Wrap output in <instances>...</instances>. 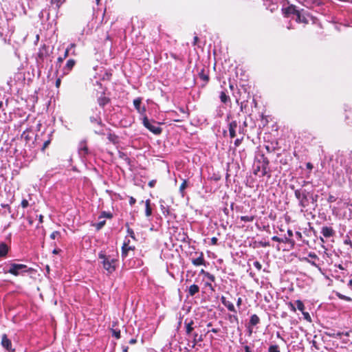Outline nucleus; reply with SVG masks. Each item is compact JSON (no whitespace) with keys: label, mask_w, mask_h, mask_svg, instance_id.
I'll return each instance as SVG.
<instances>
[{"label":"nucleus","mask_w":352,"mask_h":352,"mask_svg":"<svg viewBox=\"0 0 352 352\" xmlns=\"http://www.w3.org/2000/svg\"><path fill=\"white\" fill-rule=\"evenodd\" d=\"M296 198L298 200V205L301 207V212L309 206V192L305 190L296 189L294 190Z\"/></svg>","instance_id":"f257e3e1"},{"label":"nucleus","mask_w":352,"mask_h":352,"mask_svg":"<svg viewBox=\"0 0 352 352\" xmlns=\"http://www.w3.org/2000/svg\"><path fill=\"white\" fill-rule=\"evenodd\" d=\"M99 258L102 259V263L103 267L105 270L107 271L108 273L111 274L116 270V265L117 263V260L111 258V256H107L104 254L102 252H100L98 255Z\"/></svg>","instance_id":"f03ea898"},{"label":"nucleus","mask_w":352,"mask_h":352,"mask_svg":"<svg viewBox=\"0 0 352 352\" xmlns=\"http://www.w3.org/2000/svg\"><path fill=\"white\" fill-rule=\"evenodd\" d=\"M142 122L144 126L154 134L161 133L162 129L154 121L148 120L147 117H144Z\"/></svg>","instance_id":"7ed1b4c3"},{"label":"nucleus","mask_w":352,"mask_h":352,"mask_svg":"<svg viewBox=\"0 0 352 352\" xmlns=\"http://www.w3.org/2000/svg\"><path fill=\"white\" fill-rule=\"evenodd\" d=\"M27 268V266L23 264H16V263H12L10 265V268L8 271V273L12 274L14 276H18L20 274L21 270H24V272H26L25 270Z\"/></svg>","instance_id":"20e7f679"},{"label":"nucleus","mask_w":352,"mask_h":352,"mask_svg":"<svg viewBox=\"0 0 352 352\" xmlns=\"http://www.w3.org/2000/svg\"><path fill=\"white\" fill-rule=\"evenodd\" d=\"M76 61L74 59H69L63 68V74H67L74 67Z\"/></svg>","instance_id":"39448f33"},{"label":"nucleus","mask_w":352,"mask_h":352,"mask_svg":"<svg viewBox=\"0 0 352 352\" xmlns=\"http://www.w3.org/2000/svg\"><path fill=\"white\" fill-rule=\"evenodd\" d=\"M221 301L222 304L228 308V309L232 312H236L235 307L232 302H230L229 300H226V298L225 296H221Z\"/></svg>","instance_id":"423d86ee"},{"label":"nucleus","mask_w":352,"mask_h":352,"mask_svg":"<svg viewBox=\"0 0 352 352\" xmlns=\"http://www.w3.org/2000/svg\"><path fill=\"white\" fill-rule=\"evenodd\" d=\"M1 345L7 350H10L12 346L11 341L8 338L6 334L2 336Z\"/></svg>","instance_id":"0eeeda50"},{"label":"nucleus","mask_w":352,"mask_h":352,"mask_svg":"<svg viewBox=\"0 0 352 352\" xmlns=\"http://www.w3.org/2000/svg\"><path fill=\"white\" fill-rule=\"evenodd\" d=\"M236 121H232L229 124V133L230 138H233L236 136V129L237 128Z\"/></svg>","instance_id":"6e6552de"},{"label":"nucleus","mask_w":352,"mask_h":352,"mask_svg":"<svg viewBox=\"0 0 352 352\" xmlns=\"http://www.w3.org/2000/svg\"><path fill=\"white\" fill-rule=\"evenodd\" d=\"M284 11V14H285V16H289V14H294V15H297L298 13H299L300 12L298 10H297L296 9V7L294 6H290L286 8H285L283 10Z\"/></svg>","instance_id":"1a4fd4ad"},{"label":"nucleus","mask_w":352,"mask_h":352,"mask_svg":"<svg viewBox=\"0 0 352 352\" xmlns=\"http://www.w3.org/2000/svg\"><path fill=\"white\" fill-rule=\"evenodd\" d=\"M9 247L6 243H0V257L6 256L9 251Z\"/></svg>","instance_id":"9d476101"},{"label":"nucleus","mask_w":352,"mask_h":352,"mask_svg":"<svg viewBox=\"0 0 352 352\" xmlns=\"http://www.w3.org/2000/svg\"><path fill=\"white\" fill-rule=\"evenodd\" d=\"M321 232L322 235L326 238L333 236L334 233L333 230L330 227H323L322 228Z\"/></svg>","instance_id":"9b49d317"},{"label":"nucleus","mask_w":352,"mask_h":352,"mask_svg":"<svg viewBox=\"0 0 352 352\" xmlns=\"http://www.w3.org/2000/svg\"><path fill=\"white\" fill-rule=\"evenodd\" d=\"M192 263L195 266L205 265L203 253H201L199 256L197 258L192 259Z\"/></svg>","instance_id":"f8f14e48"},{"label":"nucleus","mask_w":352,"mask_h":352,"mask_svg":"<svg viewBox=\"0 0 352 352\" xmlns=\"http://www.w3.org/2000/svg\"><path fill=\"white\" fill-rule=\"evenodd\" d=\"M272 239L274 241L279 242V243H294V241L287 237L279 238L276 236H274L272 238Z\"/></svg>","instance_id":"ddd939ff"},{"label":"nucleus","mask_w":352,"mask_h":352,"mask_svg":"<svg viewBox=\"0 0 352 352\" xmlns=\"http://www.w3.org/2000/svg\"><path fill=\"white\" fill-rule=\"evenodd\" d=\"M199 291V286L194 284V285H192L190 286L188 293H189L190 296H192L195 294L198 293Z\"/></svg>","instance_id":"4468645a"},{"label":"nucleus","mask_w":352,"mask_h":352,"mask_svg":"<svg viewBox=\"0 0 352 352\" xmlns=\"http://www.w3.org/2000/svg\"><path fill=\"white\" fill-rule=\"evenodd\" d=\"M133 248L129 245V244L124 243L122 248V256L125 257L127 256V253L129 250H132Z\"/></svg>","instance_id":"2eb2a0df"},{"label":"nucleus","mask_w":352,"mask_h":352,"mask_svg":"<svg viewBox=\"0 0 352 352\" xmlns=\"http://www.w3.org/2000/svg\"><path fill=\"white\" fill-rule=\"evenodd\" d=\"M109 102V98L105 96H101L98 99L99 105L102 107H104Z\"/></svg>","instance_id":"dca6fc26"},{"label":"nucleus","mask_w":352,"mask_h":352,"mask_svg":"<svg viewBox=\"0 0 352 352\" xmlns=\"http://www.w3.org/2000/svg\"><path fill=\"white\" fill-rule=\"evenodd\" d=\"M259 322L260 319L257 315L254 314L250 317V323L251 324V325L255 326L257 324H258Z\"/></svg>","instance_id":"f3484780"},{"label":"nucleus","mask_w":352,"mask_h":352,"mask_svg":"<svg viewBox=\"0 0 352 352\" xmlns=\"http://www.w3.org/2000/svg\"><path fill=\"white\" fill-rule=\"evenodd\" d=\"M133 104L135 107V109L140 112L142 113V111H144L145 109L143 108L142 110L140 109V104H141V100L140 98H136L133 100Z\"/></svg>","instance_id":"a211bd4d"},{"label":"nucleus","mask_w":352,"mask_h":352,"mask_svg":"<svg viewBox=\"0 0 352 352\" xmlns=\"http://www.w3.org/2000/svg\"><path fill=\"white\" fill-rule=\"evenodd\" d=\"M90 121L92 123H96L98 124H101V118L100 116V113L96 114L95 116H90Z\"/></svg>","instance_id":"6ab92c4d"},{"label":"nucleus","mask_w":352,"mask_h":352,"mask_svg":"<svg viewBox=\"0 0 352 352\" xmlns=\"http://www.w3.org/2000/svg\"><path fill=\"white\" fill-rule=\"evenodd\" d=\"M145 206H146V217H149L152 214V209L150 206V200L149 199H147L146 201H145Z\"/></svg>","instance_id":"aec40b11"},{"label":"nucleus","mask_w":352,"mask_h":352,"mask_svg":"<svg viewBox=\"0 0 352 352\" xmlns=\"http://www.w3.org/2000/svg\"><path fill=\"white\" fill-rule=\"evenodd\" d=\"M186 324V333L188 335H189L190 333H191V332L193 330V327H192V324H193V321L191 320L190 322L188 323H186V322H185Z\"/></svg>","instance_id":"412c9836"},{"label":"nucleus","mask_w":352,"mask_h":352,"mask_svg":"<svg viewBox=\"0 0 352 352\" xmlns=\"http://www.w3.org/2000/svg\"><path fill=\"white\" fill-rule=\"evenodd\" d=\"M202 341V336H198L197 333H194L193 335V341H192V346H195V344L199 342H201Z\"/></svg>","instance_id":"4be33fe9"},{"label":"nucleus","mask_w":352,"mask_h":352,"mask_svg":"<svg viewBox=\"0 0 352 352\" xmlns=\"http://www.w3.org/2000/svg\"><path fill=\"white\" fill-rule=\"evenodd\" d=\"M76 47V44L74 43H71L67 47V49L65 50V52L64 53V55H63V57L65 58H66L68 56H69V52L72 50V48H75Z\"/></svg>","instance_id":"5701e85b"},{"label":"nucleus","mask_w":352,"mask_h":352,"mask_svg":"<svg viewBox=\"0 0 352 352\" xmlns=\"http://www.w3.org/2000/svg\"><path fill=\"white\" fill-rule=\"evenodd\" d=\"M296 21L304 23H307V19L304 16H301L300 12L296 15Z\"/></svg>","instance_id":"b1692460"},{"label":"nucleus","mask_w":352,"mask_h":352,"mask_svg":"<svg viewBox=\"0 0 352 352\" xmlns=\"http://www.w3.org/2000/svg\"><path fill=\"white\" fill-rule=\"evenodd\" d=\"M254 219V216H241V220L244 222H251Z\"/></svg>","instance_id":"393cba45"},{"label":"nucleus","mask_w":352,"mask_h":352,"mask_svg":"<svg viewBox=\"0 0 352 352\" xmlns=\"http://www.w3.org/2000/svg\"><path fill=\"white\" fill-rule=\"evenodd\" d=\"M296 305L297 309L303 312L305 306H304V304L302 303V302L300 300H298L296 301Z\"/></svg>","instance_id":"a878e982"},{"label":"nucleus","mask_w":352,"mask_h":352,"mask_svg":"<svg viewBox=\"0 0 352 352\" xmlns=\"http://www.w3.org/2000/svg\"><path fill=\"white\" fill-rule=\"evenodd\" d=\"M220 99L222 102L226 103L228 100L229 97L226 94L225 92L222 91L220 94Z\"/></svg>","instance_id":"bb28decb"},{"label":"nucleus","mask_w":352,"mask_h":352,"mask_svg":"<svg viewBox=\"0 0 352 352\" xmlns=\"http://www.w3.org/2000/svg\"><path fill=\"white\" fill-rule=\"evenodd\" d=\"M348 336L349 335V332H346V333H344V332H340V331H338L336 333H333L332 335L333 337H335V338H341L342 336Z\"/></svg>","instance_id":"cd10ccee"},{"label":"nucleus","mask_w":352,"mask_h":352,"mask_svg":"<svg viewBox=\"0 0 352 352\" xmlns=\"http://www.w3.org/2000/svg\"><path fill=\"white\" fill-rule=\"evenodd\" d=\"M105 223H106L105 220H102V221L96 223L94 225V226L96 228V230H99L105 225Z\"/></svg>","instance_id":"c85d7f7f"},{"label":"nucleus","mask_w":352,"mask_h":352,"mask_svg":"<svg viewBox=\"0 0 352 352\" xmlns=\"http://www.w3.org/2000/svg\"><path fill=\"white\" fill-rule=\"evenodd\" d=\"M337 296L340 298V299H342V300H346V301H352V299L351 298L349 297V296H344L343 294H341L340 293H337Z\"/></svg>","instance_id":"c756f323"},{"label":"nucleus","mask_w":352,"mask_h":352,"mask_svg":"<svg viewBox=\"0 0 352 352\" xmlns=\"http://www.w3.org/2000/svg\"><path fill=\"white\" fill-rule=\"evenodd\" d=\"M269 352H280L277 345H272L269 347Z\"/></svg>","instance_id":"7c9ffc66"},{"label":"nucleus","mask_w":352,"mask_h":352,"mask_svg":"<svg viewBox=\"0 0 352 352\" xmlns=\"http://www.w3.org/2000/svg\"><path fill=\"white\" fill-rule=\"evenodd\" d=\"M309 199L311 203L315 204L317 201L318 195H313L312 194L309 193Z\"/></svg>","instance_id":"2f4dec72"},{"label":"nucleus","mask_w":352,"mask_h":352,"mask_svg":"<svg viewBox=\"0 0 352 352\" xmlns=\"http://www.w3.org/2000/svg\"><path fill=\"white\" fill-rule=\"evenodd\" d=\"M107 217L108 219H111L112 217V214L110 212H102L100 218Z\"/></svg>","instance_id":"473e14b6"},{"label":"nucleus","mask_w":352,"mask_h":352,"mask_svg":"<svg viewBox=\"0 0 352 352\" xmlns=\"http://www.w3.org/2000/svg\"><path fill=\"white\" fill-rule=\"evenodd\" d=\"M60 232H58V231H54V232H53L51 234V235H50V238H51L52 239H56V238L59 237V236H60Z\"/></svg>","instance_id":"72a5a7b5"},{"label":"nucleus","mask_w":352,"mask_h":352,"mask_svg":"<svg viewBox=\"0 0 352 352\" xmlns=\"http://www.w3.org/2000/svg\"><path fill=\"white\" fill-rule=\"evenodd\" d=\"M187 186V182L186 180H184V182H182V184H181L180 187H179V191L183 193L184 190H185V188H186Z\"/></svg>","instance_id":"f704fd0d"},{"label":"nucleus","mask_w":352,"mask_h":352,"mask_svg":"<svg viewBox=\"0 0 352 352\" xmlns=\"http://www.w3.org/2000/svg\"><path fill=\"white\" fill-rule=\"evenodd\" d=\"M113 336L119 339L120 338V331H117L116 329H112Z\"/></svg>","instance_id":"c9c22d12"},{"label":"nucleus","mask_w":352,"mask_h":352,"mask_svg":"<svg viewBox=\"0 0 352 352\" xmlns=\"http://www.w3.org/2000/svg\"><path fill=\"white\" fill-rule=\"evenodd\" d=\"M199 76H200L201 78L203 79L204 81H206V82L208 81V80H209L208 76L207 75L204 74L203 72L199 74Z\"/></svg>","instance_id":"e433bc0d"},{"label":"nucleus","mask_w":352,"mask_h":352,"mask_svg":"<svg viewBox=\"0 0 352 352\" xmlns=\"http://www.w3.org/2000/svg\"><path fill=\"white\" fill-rule=\"evenodd\" d=\"M205 276H206L211 281H214V280H215L214 275H212L210 273H206Z\"/></svg>","instance_id":"4c0bfd02"},{"label":"nucleus","mask_w":352,"mask_h":352,"mask_svg":"<svg viewBox=\"0 0 352 352\" xmlns=\"http://www.w3.org/2000/svg\"><path fill=\"white\" fill-rule=\"evenodd\" d=\"M254 266L258 270H261V267H262V265L261 264L258 262V261H255L254 262Z\"/></svg>","instance_id":"58836bf2"},{"label":"nucleus","mask_w":352,"mask_h":352,"mask_svg":"<svg viewBox=\"0 0 352 352\" xmlns=\"http://www.w3.org/2000/svg\"><path fill=\"white\" fill-rule=\"evenodd\" d=\"M127 232H128V234L130 235V236L131 238H133V239L135 238V234H134V232H133V230L132 229L128 228Z\"/></svg>","instance_id":"ea45409f"},{"label":"nucleus","mask_w":352,"mask_h":352,"mask_svg":"<svg viewBox=\"0 0 352 352\" xmlns=\"http://www.w3.org/2000/svg\"><path fill=\"white\" fill-rule=\"evenodd\" d=\"M21 206L23 208H27L28 206V201L26 199H23L21 201Z\"/></svg>","instance_id":"a19ab883"},{"label":"nucleus","mask_w":352,"mask_h":352,"mask_svg":"<svg viewBox=\"0 0 352 352\" xmlns=\"http://www.w3.org/2000/svg\"><path fill=\"white\" fill-rule=\"evenodd\" d=\"M309 257H310L311 258H314V259L318 258V256L315 253H312V252H310L309 254Z\"/></svg>","instance_id":"79ce46f5"},{"label":"nucleus","mask_w":352,"mask_h":352,"mask_svg":"<svg viewBox=\"0 0 352 352\" xmlns=\"http://www.w3.org/2000/svg\"><path fill=\"white\" fill-rule=\"evenodd\" d=\"M64 59L65 58L63 56L58 57L57 59V64H58L59 66H60V64L62 63Z\"/></svg>","instance_id":"37998d69"},{"label":"nucleus","mask_w":352,"mask_h":352,"mask_svg":"<svg viewBox=\"0 0 352 352\" xmlns=\"http://www.w3.org/2000/svg\"><path fill=\"white\" fill-rule=\"evenodd\" d=\"M136 200L135 198H133V197H131L130 199H129V204L130 205H133L135 203Z\"/></svg>","instance_id":"c03bdc74"},{"label":"nucleus","mask_w":352,"mask_h":352,"mask_svg":"<svg viewBox=\"0 0 352 352\" xmlns=\"http://www.w3.org/2000/svg\"><path fill=\"white\" fill-rule=\"evenodd\" d=\"M306 261L310 263L311 265L314 266V267H318V265L314 262V261H309L308 260L307 258H305Z\"/></svg>","instance_id":"a18cd8bd"},{"label":"nucleus","mask_w":352,"mask_h":352,"mask_svg":"<svg viewBox=\"0 0 352 352\" xmlns=\"http://www.w3.org/2000/svg\"><path fill=\"white\" fill-rule=\"evenodd\" d=\"M289 307H290L292 311H296V308L295 307V306L292 302H289Z\"/></svg>","instance_id":"49530a36"},{"label":"nucleus","mask_w":352,"mask_h":352,"mask_svg":"<svg viewBox=\"0 0 352 352\" xmlns=\"http://www.w3.org/2000/svg\"><path fill=\"white\" fill-rule=\"evenodd\" d=\"M241 142V139H236L234 142V144L236 146H239Z\"/></svg>","instance_id":"de8ad7c7"},{"label":"nucleus","mask_w":352,"mask_h":352,"mask_svg":"<svg viewBox=\"0 0 352 352\" xmlns=\"http://www.w3.org/2000/svg\"><path fill=\"white\" fill-rule=\"evenodd\" d=\"M304 316H305V318L308 320H310V316L309 315L308 313H305V312H302Z\"/></svg>","instance_id":"09e8293b"},{"label":"nucleus","mask_w":352,"mask_h":352,"mask_svg":"<svg viewBox=\"0 0 352 352\" xmlns=\"http://www.w3.org/2000/svg\"><path fill=\"white\" fill-rule=\"evenodd\" d=\"M242 303V299L241 298H239L236 301V305L237 307H240Z\"/></svg>","instance_id":"8fccbe9b"},{"label":"nucleus","mask_w":352,"mask_h":352,"mask_svg":"<svg viewBox=\"0 0 352 352\" xmlns=\"http://www.w3.org/2000/svg\"><path fill=\"white\" fill-rule=\"evenodd\" d=\"M60 82H61L60 78H58L56 81V87H59V86L60 85Z\"/></svg>","instance_id":"3c124183"},{"label":"nucleus","mask_w":352,"mask_h":352,"mask_svg":"<svg viewBox=\"0 0 352 352\" xmlns=\"http://www.w3.org/2000/svg\"><path fill=\"white\" fill-rule=\"evenodd\" d=\"M211 241L213 245H215L217 243V239L216 237H212Z\"/></svg>","instance_id":"603ef678"},{"label":"nucleus","mask_w":352,"mask_h":352,"mask_svg":"<svg viewBox=\"0 0 352 352\" xmlns=\"http://www.w3.org/2000/svg\"><path fill=\"white\" fill-rule=\"evenodd\" d=\"M287 234L289 237H292L293 236V232L291 230H288Z\"/></svg>","instance_id":"864d4df0"},{"label":"nucleus","mask_w":352,"mask_h":352,"mask_svg":"<svg viewBox=\"0 0 352 352\" xmlns=\"http://www.w3.org/2000/svg\"><path fill=\"white\" fill-rule=\"evenodd\" d=\"M245 352H252L248 346H245Z\"/></svg>","instance_id":"5fc2aeb1"},{"label":"nucleus","mask_w":352,"mask_h":352,"mask_svg":"<svg viewBox=\"0 0 352 352\" xmlns=\"http://www.w3.org/2000/svg\"><path fill=\"white\" fill-rule=\"evenodd\" d=\"M198 40H199V38L197 36L194 37V42H193L194 45L197 44Z\"/></svg>","instance_id":"6e6d98bb"},{"label":"nucleus","mask_w":352,"mask_h":352,"mask_svg":"<svg viewBox=\"0 0 352 352\" xmlns=\"http://www.w3.org/2000/svg\"><path fill=\"white\" fill-rule=\"evenodd\" d=\"M72 52H71V54L74 56H76V51L74 50V48H72Z\"/></svg>","instance_id":"4d7b16f0"},{"label":"nucleus","mask_w":352,"mask_h":352,"mask_svg":"<svg viewBox=\"0 0 352 352\" xmlns=\"http://www.w3.org/2000/svg\"><path fill=\"white\" fill-rule=\"evenodd\" d=\"M154 184H155V181H151L148 184V185L151 186V187H153L154 186Z\"/></svg>","instance_id":"13d9d810"},{"label":"nucleus","mask_w":352,"mask_h":352,"mask_svg":"<svg viewBox=\"0 0 352 352\" xmlns=\"http://www.w3.org/2000/svg\"><path fill=\"white\" fill-rule=\"evenodd\" d=\"M129 343H130V344H135V343H136V340H135V339H131V340L129 341Z\"/></svg>","instance_id":"bf43d9fd"},{"label":"nucleus","mask_w":352,"mask_h":352,"mask_svg":"<svg viewBox=\"0 0 352 352\" xmlns=\"http://www.w3.org/2000/svg\"><path fill=\"white\" fill-rule=\"evenodd\" d=\"M43 215H40V216H39V221H40L41 223H42V222H43Z\"/></svg>","instance_id":"052dcab7"},{"label":"nucleus","mask_w":352,"mask_h":352,"mask_svg":"<svg viewBox=\"0 0 352 352\" xmlns=\"http://www.w3.org/2000/svg\"><path fill=\"white\" fill-rule=\"evenodd\" d=\"M56 3H57V6L59 7L60 4L63 3V1H61V0H58V2H56Z\"/></svg>","instance_id":"680f3d73"},{"label":"nucleus","mask_w":352,"mask_h":352,"mask_svg":"<svg viewBox=\"0 0 352 352\" xmlns=\"http://www.w3.org/2000/svg\"><path fill=\"white\" fill-rule=\"evenodd\" d=\"M56 3H57V6L59 7L60 4L63 3V1H61V0H58V2H56Z\"/></svg>","instance_id":"e2e57ef3"},{"label":"nucleus","mask_w":352,"mask_h":352,"mask_svg":"<svg viewBox=\"0 0 352 352\" xmlns=\"http://www.w3.org/2000/svg\"><path fill=\"white\" fill-rule=\"evenodd\" d=\"M307 167L308 168H312V165H311L310 163H308V164H307Z\"/></svg>","instance_id":"0e129e2a"},{"label":"nucleus","mask_w":352,"mask_h":352,"mask_svg":"<svg viewBox=\"0 0 352 352\" xmlns=\"http://www.w3.org/2000/svg\"><path fill=\"white\" fill-rule=\"evenodd\" d=\"M211 331H212V332H213V333H217V332H218V329H212L211 330Z\"/></svg>","instance_id":"69168bd1"},{"label":"nucleus","mask_w":352,"mask_h":352,"mask_svg":"<svg viewBox=\"0 0 352 352\" xmlns=\"http://www.w3.org/2000/svg\"><path fill=\"white\" fill-rule=\"evenodd\" d=\"M351 287H352V280H350L348 284Z\"/></svg>","instance_id":"338daca9"},{"label":"nucleus","mask_w":352,"mask_h":352,"mask_svg":"<svg viewBox=\"0 0 352 352\" xmlns=\"http://www.w3.org/2000/svg\"><path fill=\"white\" fill-rule=\"evenodd\" d=\"M49 144V141H47L44 143V148L46 147Z\"/></svg>","instance_id":"774afa93"}]
</instances>
